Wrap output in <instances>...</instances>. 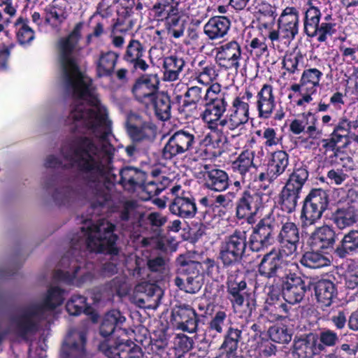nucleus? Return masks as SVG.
<instances>
[{
    "instance_id": "nucleus-1",
    "label": "nucleus",
    "mask_w": 358,
    "mask_h": 358,
    "mask_svg": "<svg viewBox=\"0 0 358 358\" xmlns=\"http://www.w3.org/2000/svg\"><path fill=\"white\" fill-rule=\"evenodd\" d=\"M80 38H62L58 58L64 86L73 98L66 124L71 132L89 136H77L62 147L64 166L54 155L46 158V168L59 169L47 176L44 188L50 193L53 189L52 198L57 205L68 206L76 199H87L94 213L99 214L108 208L110 191L115 184L134 189L143 184L145 173L126 166L120 170V178L117 180L110 164L115 149L108 139L110 131L106 115L101 110L92 80L80 71L76 61Z\"/></svg>"
},
{
    "instance_id": "nucleus-2",
    "label": "nucleus",
    "mask_w": 358,
    "mask_h": 358,
    "mask_svg": "<svg viewBox=\"0 0 358 358\" xmlns=\"http://www.w3.org/2000/svg\"><path fill=\"white\" fill-rule=\"evenodd\" d=\"M115 226L105 220H100L80 231L71 238L69 250L60 260V265L68 268L67 271L57 270L55 273L57 280L72 283L81 269V262L88 253L104 254L109 256L108 261L103 264L101 274L110 277L117 273V264L120 262V251L116 242L118 236L114 233Z\"/></svg>"
},
{
    "instance_id": "nucleus-3",
    "label": "nucleus",
    "mask_w": 358,
    "mask_h": 358,
    "mask_svg": "<svg viewBox=\"0 0 358 358\" xmlns=\"http://www.w3.org/2000/svg\"><path fill=\"white\" fill-rule=\"evenodd\" d=\"M64 294V290L62 288L51 287L43 298L11 310L8 316L6 327L0 324V344L8 334L27 340L29 335L36 333L41 321L46 318L47 312L62 303Z\"/></svg>"
},
{
    "instance_id": "nucleus-4",
    "label": "nucleus",
    "mask_w": 358,
    "mask_h": 358,
    "mask_svg": "<svg viewBox=\"0 0 358 358\" xmlns=\"http://www.w3.org/2000/svg\"><path fill=\"white\" fill-rule=\"evenodd\" d=\"M248 245L249 242L245 231L235 230L225 236L218 252V259L221 261L222 267L230 270L241 264L247 257Z\"/></svg>"
},
{
    "instance_id": "nucleus-5",
    "label": "nucleus",
    "mask_w": 358,
    "mask_h": 358,
    "mask_svg": "<svg viewBox=\"0 0 358 358\" xmlns=\"http://www.w3.org/2000/svg\"><path fill=\"white\" fill-rule=\"evenodd\" d=\"M329 206V195L322 189H313L303 201L300 220L302 228L315 224Z\"/></svg>"
},
{
    "instance_id": "nucleus-6",
    "label": "nucleus",
    "mask_w": 358,
    "mask_h": 358,
    "mask_svg": "<svg viewBox=\"0 0 358 358\" xmlns=\"http://www.w3.org/2000/svg\"><path fill=\"white\" fill-rule=\"evenodd\" d=\"M312 285L311 281L289 273L281 278V294L286 302L296 304L302 301L306 294L311 292Z\"/></svg>"
},
{
    "instance_id": "nucleus-7",
    "label": "nucleus",
    "mask_w": 358,
    "mask_h": 358,
    "mask_svg": "<svg viewBox=\"0 0 358 358\" xmlns=\"http://www.w3.org/2000/svg\"><path fill=\"white\" fill-rule=\"evenodd\" d=\"M87 342L85 331H71L62 342L59 358H93V354L87 349Z\"/></svg>"
},
{
    "instance_id": "nucleus-8",
    "label": "nucleus",
    "mask_w": 358,
    "mask_h": 358,
    "mask_svg": "<svg viewBox=\"0 0 358 358\" xmlns=\"http://www.w3.org/2000/svg\"><path fill=\"white\" fill-rule=\"evenodd\" d=\"M264 195L262 192L255 189L244 191L237 202V217L238 219L245 218L249 224L254 223L255 215L259 209L263 208Z\"/></svg>"
},
{
    "instance_id": "nucleus-9",
    "label": "nucleus",
    "mask_w": 358,
    "mask_h": 358,
    "mask_svg": "<svg viewBox=\"0 0 358 358\" xmlns=\"http://www.w3.org/2000/svg\"><path fill=\"white\" fill-rule=\"evenodd\" d=\"M249 248L255 252L264 251L274 243V223L268 218L261 220L253 228L248 240Z\"/></svg>"
},
{
    "instance_id": "nucleus-10",
    "label": "nucleus",
    "mask_w": 358,
    "mask_h": 358,
    "mask_svg": "<svg viewBox=\"0 0 358 358\" xmlns=\"http://www.w3.org/2000/svg\"><path fill=\"white\" fill-rule=\"evenodd\" d=\"M195 143L194 135L181 129L176 131L169 139L162 150V156L166 159L185 153L193 148Z\"/></svg>"
},
{
    "instance_id": "nucleus-11",
    "label": "nucleus",
    "mask_w": 358,
    "mask_h": 358,
    "mask_svg": "<svg viewBox=\"0 0 358 358\" xmlns=\"http://www.w3.org/2000/svg\"><path fill=\"white\" fill-rule=\"evenodd\" d=\"M159 85L157 74H144L136 79L131 92L136 101L148 104L159 92Z\"/></svg>"
},
{
    "instance_id": "nucleus-12",
    "label": "nucleus",
    "mask_w": 358,
    "mask_h": 358,
    "mask_svg": "<svg viewBox=\"0 0 358 358\" xmlns=\"http://www.w3.org/2000/svg\"><path fill=\"white\" fill-rule=\"evenodd\" d=\"M252 97V93L246 91L243 94L234 98L232 106L229 109V129L234 130L248 122L249 119L248 101Z\"/></svg>"
},
{
    "instance_id": "nucleus-13",
    "label": "nucleus",
    "mask_w": 358,
    "mask_h": 358,
    "mask_svg": "<svg viewBox=\"0 0 358 358\" xmlns=\"http://www.w3.org/2000/svg\"><path fill=\"white\" fill-rule=\"evenodd\" d=\"M171 316L178 329L189 333L196 331L199 318L190 305L182 303L176 306L172 310Z\"/></svg>"
},
{
    "instance_id": "nucleus-14",
    "label": "nucleus",
    "mask_w": 358,
    "mask_h": 358,
    "mask_svg": "<svg viewBox=\"0 0 358 358\" xmlns=\"http://www.w3.org/2000/svg\"><path fill=\"white\" fill-rule=\"evenodd\" d=\"M331 220L341 230L353 226L358 222L357 204L353 201L338 203L331 213Z\"/></svg>"
},
{
    "instance_id": "nucleus-15",
    "label": "nucleus",
    "mask_w": 358,
    "mask_h": 358,
    "mask_svg": "<svg viewBox=\"0 0 358 358\" xmlns=\"http://www.w3.org/2000/svg\"><path fill=\"white\" fill-rule=\"evenodd\" d=\"M287 265V262L279 257L276 250L273 248L263 256L258 265V272L262 276L269 279L282 274Z\"/></svg>"
},
{
    "instance_id": "nucleus-16",
    "label": "nucleus",
    "mask_w": 358,
    "mask_h": 358,
    "mask_svg": "<svg viewBox=\"0 0 358 358\" xmlns=\"http://www.w3.org/2000/svg\"><path fill=\"white\" fill-rule=\"evenodd\" d=\"M310 238L312 241V244L317 246L320 249L334 253L335 245H336L337 234L333 227L324 224L317 227L311 234Z\"/></svg>"
},
{
    "instance_id": "nucleus-17",
    "label": "nucleus",
    "mask_w": 358,
    "mask_h": 358,
    "mask_svg": "<svg viewBox=\"0 0 358 358\" xmlns=\"http://www.w3.org/2000/svg\"><path fill=\"white\" fill-rule=\"evenodd\" d=\"M227 288L231 296L230 300L234 304L241 306L244 302L243 292L247 287V283L245 280L238 277L239 269L227 270Z\"/></svg>"
},
{
    "instance_id": "nucleus-18",
    "label": "nucleus",
    "mask_w": 358,
    "mask_h": 358,
    "mask_svg": "<svg viewBox=\"0 0 358 358\" xmlns=\"http://www.w3.org/2000/svg\"><path fill=\"white\" fill-rule=\"evenodd\" d=\"M145 48L138 40L131 39L127 46L123 59L128 63L133 64L135 69L145 71L149 65L143 57H145Z\"/></svg>"
},
{
    "instance_id": "nucleus-19",
    "label": "nucleus",
    "mask_w": 358,
    "mask_h": 358,
    "mask_svg": "<svg viewBox=\"0 0 358 358\" xmlns=\"http://www.w3.org/2000/svg\"><path fill=\"white\" fill-rule=\"evenodd\" d=\"M358 253V230H350L345 234L334 250V255L341 259H347Z\"/></svg>"
},
{
    "instance_id": "nucleus-20",
    "label": "nucleus",
    "mask_w": 358,
    "mask_h": 358,
    "mask_svg": "<svg viewBox=\"0 0 358 358\" xmlns=\"http://www.w3.org/2000/svg\"><path fill=\"white\" fill-rule=\"evenodd\" d=\"M312 288L315 291L317 302L322 306H330L333 299L337 296L336 286L329 280L323 279L313 283Z\"/></svg>"
},
{
    "instance_id": "nucleus-21",
    "label": "nucleus",
    "mask_w": 358,
    "mask_h": 358,
    "mask_svg": "<svg viewBox=\"0 0 358 358\" xmlns=\"http://www.w3.org/2000/svg\"><path fill=\"white\" fill-rule=\"evenodd\" d=\"M206 109L201 115L203 120L208 124H213L220 120L227 110V102L224 96L213 100H205Z\"/></svg>"
},
{
    "instance_id": "nucleus-22",
    "label": "nucleus",
    "mask_w": 358,
    "mask_h": 358,
    "mask_svg": "<svg viewBox=\"0 0 358 358\" xmlns=\"http://www.w3.org/2000/svg\"><path fill=\"white\" fill-rule=\"evenodd\" d=\"M126 322V317L118 310L108 311L104 316L99 327L101 336L106 338L112 335L115 330L122 329Z\"/></svg>"
},
{
    "instance_id": "nucleus-23",
    "label": "nucleus",
    "mask_w": 358,
    "mask_h": 358,
    "mask_svg": "<svg viewBox=\"0 0 358 358\" xmlns=\"http://www.w3.org/2000/svg\"><path fill=\"white\" fill-rule=\"evenodd\" d=\"M127 131L131 141L142 145H147L150 148L154 141V132L149 123L143 122L138 125L127 123Z\"/></svg>"
},
{
    "instance_id": "nucleus-24",
    "label": "nucleus",
    "mask_w": 358,
    "mask_h": 358,
    "mask_svg": "<svg viewBox=\"0 0 358 358\" xmlns=\"http://www.w3.org/2000/svg\"><path fill=\"white\" fill-rule=\"evenodd\" d=\"M257 108L259 116L262 118H268L275 107V98L273 88L270 85L265 84L257 94Z\"/></svg>"
},
{
    "instance_id": "nucleus-25",
    "label": "nucleus",
    "mask_w": 358,
    "mask_h": 358,
    "mask_svg": "<svg viewBox=\"0 0 358 358\" xmlns=\"http://www.w3.org/2000/svg\"><path fill=\"white\" fill-rule=\"evenodd\" d=\"M120 55L113 51L101 52L96 62V76L99 78L110 77L115 70Z\"/></svg>"
},
{
    "instance_id": "nucleus-26",
    "label": "nucleus",
    "mask_w": 358,
    "mask_h": 358,
    "mask_svg": "<svg viewBox=\"0 0 358 358\" xmlns=\"http://www.w3.org/2000/svg\"><path fill=\"white\" fill-rule=\"evenodd\" d=\"M231 22L225 16H215L211 17L204 26V33L210 39H217L227 34Z\"/></svg>"
},
{
    "instance_id": "nucleus-27",
    "label": "nucleus",
    "mask_w": 358,
    "mask_h": 358,
    "mask_svg": "<svg viewBox=\"0 0 358 358\" xmlns=\"http://www.w3.org/2000/svg\"><path fill=\"white\" fill-rule=\"evenodd\" d=\"M289 164V155L283 150H278L272 153L268 161V175L271 180H275L282 175Z\"/></svg>"
},
{
    "instance_id": "nucleus-28",
    "label": "nucleus",
    "mask_w": 358,
    "mask_h": 358,
    "mask_svg": "<svg viewBox=\"0 0 358 358\" xmlns=\"http://www.w3.org/2000/svg\"><path fill=\"white\" fill-rule=\"evenodd\" d=\"M170 211L182 218H192L196 212L194 199L185 197H176L169 206Z\"/></svg>"
},
{
    "instance_id": "nucleus-29",
    "label": "nucleus",
    "mask_w": 358,
    "mask_h": 358,
    "mask_svg": "<svg viewBox=\"0 0 358 358\" xmlns=\"http://www.w3.org/2000/svg\"><path fill=\"white\" fill-rule=\"evenodd\" d=\"M205 186L216 192L225 190L229 185V178L226 172L220 169H212L204 175Z\"/></svg>"
},
{
    "instance_id": "nucleus-30",
    "label": "nucleus",
    "mask_w": 358,
    "mask_h": 358,
    "mask_svg": "<svg viewBox=\"0 0 358 358\" xmlns=\"http://www.w3.org/2000/svg\"><path fill=\"white\" fill-rule=\"evenodd\" d=\"M300 193L301 192L285 185L279 195L278 203L280 209L289 214L294 212Z\"/></svg>"
},
{
    "instance_id": "nucleus-31",
    "label": "nucleus",
    "mask_w": 358,
    "mask_h": 358,
    "mask_svg": "<svg viewBox=\"0 0 358 358\" xmlns=\"http://www.w3.org/2000/svg\"><path fill=\"white\" fill-rule=\"evenodd\" d=\"M149 103H153L155 115L159 120L164 121L171 117V101L167 93L158 92Z\"/></svg>"
},
{
    "instance_id": "nucleus-32",
    "label": "nucleus",
    "mask_w": 358,
    "mask_h": 358,
    "mask_svg": "<svg viewBox=\"0 0 358 358\" xmlns=\"http://www.w3.org/2000/svg\"><path fill=\"white\" fill-rule=\"evenodd\" d=\"M143 216V213H138L137 212L135 205L132 201H126L119 212V217L122 222V225L130 223L132 224L133 229H134L135 224L141 226V222Z\"/></svg>"
},
{
    "instance_id": "nucleus-33",
    "label": "nucleus",
    "mask_w": 358,
    "mask_h": 358,
    "mask_svg": "<svg viewBox=\"0 0 358 358\" xmlns=\"http://www.w3.org/2000/svg\"><path fill=\"white\" fill-rule=\"evenodd\" d=\"M320 17V10L315 6H310L306 11L304 31L308 37L313 38L317 35Z\"/></svg>"
},
{
    "instance_id": "nucleus-34",
    "label": "nucleus",
    "mask_w": 358,
    "mask_h": 358,
    "mask_svg": "<svg viewBox=\"0 0 358 358\" xmlns=\"http://www.w3.org/2000/svg\"><path fill=\"white\" fill-rule=\"evenodd\" d=\"M185 61L176 56L166 57L164 61V77L169 81H173L178 78L179 73L182 71Z\"/></svg>"
},
{
    "instance_id": "nucleus-35",
    "label": "nucleus",
    "mask_w": 358,
    "mask_h": 358,
    "mask_svg": "<svg viewBox=\"0 0 358 358\" xmlns=\"http://www.w3.org/2000/svg\"><path fill=\"white\" fill-rule=\"evenodd\" d=\"M87 299L81 295L72 296L66 304V310L71 315L78 316L82 313L87 315L92 313L93 309L86 303Z\"/></svg>"
},
{
    "instance_id": "nucleus-36",
    "label": "nucleus",
    "mask_w": 358,
    "mask_h": 358,
    "mask_svg": "<svg viewBox=\"0 0 358 358\" xmlns=\"http://www.w3.org/2000/svg\"><path fill=\"white\" fill-rule=\"evenodd\" d=\"M241 338V330L229 327L224 336V341L220 346V350L222 353H226L228 355H234L237 350Z\"/></svg>"
},
{
    "instance_id": "nucleus-37",
    "label": "nucleus",
    "mask_w": 358,
    "mask_h": 358,
    "mask_svg": "<svg viewBox=\"0 0 358 358\" xmlns=\"http://www.w3.org/2000/svg\"><path fill=\"white\" fill-rule=\"evenodd\" d=\"M300 262L306 267L318 268L329 266V259L319 252L308 251L301 258Z\"/></svg>"
},
{
    "instance_id": "nucleus-38",
    "label": "nucleus",
    "mask_w": 358,
    "mask_h": 358,
    "mask_svg": "<svg viewBox=\"0 0 358 358\" xmlns=\"http://www.w3.org/2000/svg\"><path fill=\"white\" fill-rule=\"evenodd\" d=\"M204 95L205 87L198 86L189 87L184 95L183 106L196 109L198 103L205 101Z\"/></svg>"
},
{
    "instance_id": "nucleus-39",
    "label": "nucleus",
    "mask_w": 358,
    "mask_h": 358,
    "mask_svg": "<svg viewBox=\"0 0 358 358\" xmlns=\"http://www.w3.org/2000/svg\"><path fill=\"white\" fill-rule=\"evenodd\" d=\"M177 264L179 265V271L185 274L186 277L202 275L201 273L202 264L199 262L187 260L184 257L180 256L177 259Z\"/></svg>"
},
{
    "instance_id": "nucleus-40",
    "label": "nucleus",
    "mask_w": 358,
    "mask_h": 358,
    "mask_svg": "<svg viewBox=\"0 0 358 358\" xmlns=\"http://www.w3.org/2000/svg\"><path fill=\"white\" fill-rule=\"evenodd\" d=\"M317 341L318 335L314 333H308L301 335L300 336H295L294 339V348L296 350L312 353L313 348H315V341Z\"/></svg>"
},
{
    "instance_id": "nucleus-41",
    "label": "nucleus",
    "mask_w": 358,
    "mask_h": 358,
    "mask_svg": "<svg viewBox=\"0 0 358 358\" xmlns=\"http://www.w3.org/2000/svg\"><path fill=\"white\" fill-rule=\"evenodd\" d=\"M166 27L169 33L172 36L178 38L184 34L186 21L182 19V16L178 13L173 17H166Z\"/></svg>"
},
{
    "instance_id": "nucleus-42",
    "label": "nucleus",
    "mask_w": 358,
    "mask_h": 358,
    "mask_svg": "<svg viewBox=\"0 0 358 358\" xmlns=\"http://www.w3.org/2000/svg\"><path fill=\"white\" fill-rule=\"evenodd\" d=\"M308 171L306 168L301 167L294 170L290 174L285 185L292 189L301 192L303 186L308 180Z\"/></svg>"
},
{
    "instance_id": "nucleus-43",
    "label": "nucleus",
    "mask_w": 358,
    "mask_h": 358,
    "mask_svg": "<svg viewBox=\"0 0 358 358\" xmlns=\"http://www.w3.org/2000/svg\"><path fill=\"white\" fill-rule=\"evenodd\" d=\"M271 341L278 343H288L292 340V334L285 327L273 326L268 329Z\"/></svg>"
},
{
    "instance_id": "nucleus-44",
    "label": "nucleus",
    "mask_w": 358,
    "mask_h": 358,
    "mask_svg": "<svg viewBox=\"0 0 358 358\" xmlns=\"http://www.w3.org/2000/svg\"><path fill=\"white\" fill-rule=\"evenodd\" d=\"M15 25H21L17 32V37L20 44H27L30 43L34 38V32L27 24V20L22 17H20L15 22Z\"/></svg>"
},
{
    "instance_id": "nucleus-45",
    "label": "nucleus",
    "mask_w": 358,
    "mask_h": 358,
    "mask_svg": "<svg viewBox=\"0 0 358 358\" xmlns=\"http://www.w3.org/2000/svg\"><path fill=\"white\" fill-rule=\"evenodd\" d=\"M299 229L294 222H287L282 225L278 239L299 243Z\"/></svg>"
},
{
    "instance_id": "nucleus-46",
    "label": "nucleus",
    "mask_w": 358,
    "mask_h": 358,
    "mask_svg": "<svg viewBox=\"0 0 358 358\" xmlns=\"http://www.w3.org/2000/svg\"><path fill=\"white\" fill-rule=\"evenodd\" d=\"M217 52L222 54L225 57H229L234 61H238L241 55V47L235 41L221 45L217 48Z\"/></svg>"
},
{
    "instance_id": "nucleus-47",
    "label": "nucleus",
    "mask_w": 358,
    "mask_h": 358,
    "mask_svg": "<svg viewBox=\"0 0 358 358\" xmlns=\"http://www.w3.org/2000/svg\"><path fill=\"white\" fill-rule=\"evenodd\" d=\"M345 287L348 289L358 288V266H349L343 275Z\"/></svg>"
},
{
    "instance_id": "nucleus-48",
    "label": "nucleus",
    "mask_w": 358,
    "mask_h": 358,
    "mask_svg": "<svg viewBox=\"0 0 358 358\" xmlns=\"http://www.w3.org/2000/svg\"><path fill=\"white\" fill-rule=\"evenodd\" d=\"M278 241L280 248L278 250H276V254L282 259L285 257H290L296 252L299 243L280 239Z\"/></svg>"
},
{
    "instance_id": "nucleus-49",
    "label": "nucleus",
    "mask_w": 358,
    "mask_h": 358,
    "mask_svg": "<svg viewBox=\"0 0 358 358\" xmlns=\"http://www.w3.org/2000/svg\"><path fill=\"white\" fill-rule=\"evenodd\" d=\"M253 157V154L248 152H243L239 155L236 162V168L242 175L248 172L252 166H254Z\"/></svg>"
},
{
    "instance_id": "nucleus-50",
    "label": "nucleus",
    "mask_w": 358,
    "mask_h": 358,
    "mask_svg": "<svg viewBox=\"0 0 358 358\" xmlns=\"http://www.w3.org/2000/svg\"><path fill=\"white\" fill-rule=\"evenodd\" d=\"M185 291L187 293L195 294L198 292L203 285V276L186 277Z\"/></svg>"
},
{
    "instance_id": "nucleus-51",
    "label": "nucleus",
    "mask_w": 358,
    "mask_h": 358,
    "mask_svg": "<svg viewBox=\"0 0 358 358\" xmlns=\"http://www.w3.org/2000/svg\"><path fill=\"white\" fill-rule=\"evenodd\" d=\"M322 73L317 69H309L303 71L301 76V86L307 85V83L319 84Z\"/></svg>"
},
{
    "instance_id": "nucleus-52",
    "label": "nucleus",
    "mask_w": 358,
    "mask_h": 358,
    "mask_svg": "<svg viewBox=\"0 0 358 358\" xmlns=\"http://www.w3.org/2000/svg\"><path fill=\"white\" fill-rule=\"evenodd\" d=\"M149 150L150 148L147 145H142L133 141L125 148L127 156L131 158H136L141 154L146 153Z\"/></svg>"
},
{
    "instance_id": "nucleus-53",
    "label": "nucleus",
    "mask_w": 358,
    "mask_h": 358,
    "mask_svg": "<svg viewBox=\"0 0 358 358\" xmlns=\"http://www.w3.org/2000/svg\"><path fill=\"white\" fill-rule=\"evenodd\" d=\"M278 27L282 37L285 38L293 39L298 34L299 24L278 22Z\"/></svg>"
},
{
    "instance_id": "nucleus-54",
    "label": "nucleus",
    "mask_w": 358,
    "mask_h": 358,
    "mask_svg": "<svg viewBox=\"0 0 358 358\" xmlns=\"http://www.w3.org/2000/svg\"><path fill=\"white\" fill-rule=\"evenodd\" d=\"M278 22L299 24V13L294 7H287L281 14Z\"/></svg>"
},
{
    "instance_id": "nucleus-55",
    "label": "nucleus",
    "mask_w": 358,
    "mask_h": 358,
    "mask_svg": "<svg viewBox=\"0 0 358 358\" xmlns=\"http://www.w3.org/2000/svg\"><path fill=\"white\" fill-rule=\"evenodd\" d=\"M227 314L224 311H217L209 323V327L217 333H222Z\"/></svg>"
},
{
    "instance_id": "nucleus-56",
    "label": "nucleus",
    "mask_w": 358,
    "mask_h": 358,
    "mask_svg": "<svg viewBox=\"0 0 358 358\" xmlns=\"http://www.w3.org/2000/svg\"><path fill=\"white\" fill-rule=\"evenodd\" d=\"M318 339H320V341L325 344L327 346L332 347L338 341V336L336 333L327 329L320 332Z\"/></svg>"
},
{
    "instance_id": "nucleus-57",
    "label": "nucleus",
    "mask_w": 358,
    "mask_h": 358,
    "mask_svg": "<svg viewBox=\"0 0 358 358\" xmlns=\"http://www.w3.org/2000/svg\"><path fill=\"white\" fill-rule=\"evenodd\" d=\"M194 341L192 338L183 334H179L176 338V345L183 352H189L193 347Z\"/></svg>"
},
{
    "instance_id": "nucleus-58",
    "label": "nucleus",
    "mask_w": 358,
    "mask_h": 358,
    "mask_svg": "<svg viewBox=\"0 0 358 358\" xmlns=\"http://www.w3.org/2000/svg\"><path fill=\"white\" fill-rule=\"evenodd\" d=\"M216 61L218 65L225 69H235L237 70L239 68L238 61H234L231 59L222 55L220 52H217L216 55Z\"/></svg>"
},
{
    "instance_id": "nucleus-59",
    "label": "nucleus",
    "mask_w": 358,
    "mask_h": 358,
    "mask_svg": "<svg viewBox=\"0 0 358 358\" xmlns=\"http://www.w3.org/2000/svg\"><path fill=\"white\" fill-rule=\"evenodd\" d=\"M222 95L225 96V93L221 92V86L218 83L211 85L208 87H205V100H213Z\"/></svg>"
},
{
    "instance_id": "nucleus-60",
    "label": "nucleus",
    "mask_w": 358,
    "mask_h": 358,
    "mask_svg": "<svg viewBox=\"0 0 358 358\" xmlns=\"http://www.w3.org/2000/svg\"><path fill=\"white\" fill-rule=\"evenodd\" d=\"M334 24L323 22L318 26L319 36L317 38L318 41L324 42L327 40V35H332L334 32Z\"/></svg>"
},
{
    "instance_id": "nucleus-61",
    "label": "nucleus",
    "mask_w": 358,
    "mask_h": 358,
    "mask_svg": "<svg viewBox=\"0 0 358 358\" xmlns=\"http://www.w3.org/2000/svg\"><path fill=\"white\" fill-rule=\"evenodd\" d=\"M147 220L152 227L156 228H159L164 226L167 222L166 216H164L161 213L157 212L150 213L148 215Z\"/></svg>"
},
{
    "instance_id": "nucleus-62",
    "label": "nucleus",
    "mask_w": 358,
    "mask_h": 358,
    "mask_svg": "<svg viewBox=\"0 0 358 358\" xmlns=\"http://www.w3.org/2000/svg\"><path fill=\"white\" fill-rule=\"evenodd\" d=\"M215 76V71L213 66H208L203 69L197 79L201 83H208L213 80Z\"/></svg>"
},
{
    "instance_id": "nucleus-63",
    "label": "nucleus",
    "mask_w": 358,
    "mask_h": 358,
    "mask_svg": "<svg viewBox=\"0 0 358 358\" xmlns=\"http://www.w3.org/2000/svg\"><path fill=\"white\" fill-rule=\"evenodd\" d=\"M47 11V17L46 20L50 21V18H54L57 21L62 22L66 19V16L64 15V13L60 10L57 9L55 6H52L48 9H46Z\"/></svg>"
},
{
    "instance_id": "nucleus-64",
    "label": "nucleus",
    "mask_w": 358,
    "mask_h": 358,
    "mask_svg": "<svg viewBox=\"0 0 358 358\" xmlns=\"http://www.w3.org/2000/svg\"><path fill=\"white\" fill-rule=\"evenodd\" d=\"M337 139H335V137H331L329 139H322V142L323 143V148H325L326 151L330 150L334 152V154L330 157H337L338 153L340 152V148L336 147L338 143Z\"/></svg>"
}]
</instances>
